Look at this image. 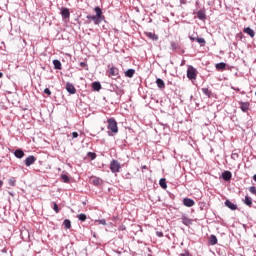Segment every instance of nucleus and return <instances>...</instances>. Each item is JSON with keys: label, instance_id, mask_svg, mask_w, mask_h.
Here are the masks:
<instances>
[{"label": "nucleus", "instance_id": "0eeeda50", "mask_svg": "<svg viewBox=\"0 0 256 256\" xmlns=\"http://www.w3.org/2000/svg\"><path fill=\"white\" fill-rule=\"evenodd\" d=\"M60 13L62 15V19H69V17H71V12L69 11V8L62 7Z\"/></svg>", "mask_w": 256, "mask_h": 256}, {"label": "nucleus", "instance_id": "a878e982", "mask_svg": "<svg viewBox=\"0 0 256 256\" xmlns=\"http://www.w3.org/2000/svg\"><path fill=\"white\" fill-rule=\"evenodd\" d=\"M159 185H160V187H162V189H167V182H166L165 178L160 179Z\"/></svg>", "mask_w": 256, "mask_h": 256}, {"label": "nucleus", "instance_id": "9d476101", "mask_svg": "<svg viewBox=\"0 0 256 256\" xmlns=\"http://www.w3.org/2000/svg\"><path fill=\"white\" fill-rule=\"evenodd\" d=\"M109 77H119V69L117 67H111L109 69Z\"/></svg>", "mask_w": 256, "mask_h": 256}, {"label": "nucleus", "instance_id": "5701e85b", "mask_svg": "<svg viewBox=\"0 0 256 256\" xmlns=\"http://www.w3.org/2000/svg\"><path fill=\"white\" fill-rule=\"evenodd\" d=\"M92 89H94V91H101V83L100 82H93L92 83Z\"/></svg>", "mask_w": 256, "mask_h": 256}, {"label": "nucleus", "instance_id": "aec40b11", "mask_svg": "<svg viewBox=\"0 0 256 256\" xmlns=\"http://www.w3.org/2000/svg\"><path fill=\"white\" fill-rule=\"evenodd\" d=\"M156 85H157L158 89H163L165 87V81H163V79H161V78H157Z\"/></svg>", "mask_w": 256, "mask_h": 256}, {"label": "nucleus", "instance_id": "72a5a7b5", "mask_svg": "<svg viewBox=\"0 0 256 256\" xmlns=\"http://www.w3.org/2000/svg\"><path fill=\"white\" fill-rule=\"evenodd\" d=\"M231 159H233L234 161H237V159H239V154L238 153H232Z\"/></svg>", "mask_w": 256, "mask_h": 256}, {"label": "nucleus", "instance_id": "7c9ffc66", "mask_svg": "<svg viewBox=\"0 0 256 256\" xmlns=\"http://www.w3.org/2000/svg\"><path fill=\"white\" fill-rule=\"evenodd\" d=\"M77 218L79 219V221H82V222L87 221V215H86V214H83V213L79 214V215L77 216Z\"/></svg>", "mask_w": 256, "mask_h": 256}, {"label": "nucleus", "instance_id": "f704fd0d", "mask_svg": "<svg viewBox=\"0 0 256 256\" xmlns=\"http://www.w3.org/2000/svg\"><path fill=\"white\" fill-rule=\"evenodd\" d=\"M53 210L55 211V213H59V206L55 202H54V205H53Z\"/></svg>", "mask_w": 256, "mask_h": 256}, {"label": "nucleus", "instance_id": "ea45409f", "mask_svg": "<svg viewBox=\"0 0 256 256\" xmlns=\"http://www.w3.org/2000/svg\"><path fill=\"white\" fill-rule=\"evenodd\" d=\"M72 137H73V139H77V137H79V133L73 132Z\"/></svg>", "mask_w": 256, "mask_h": 256}, {"label": "nucleus", "instance_id": "b1692460", "mask_svg": "<svg viewBox=\"0 0 256 256\" xmlns=\"http://www.w3.org/2000/svg\"><path fill=\"white\" fill-rule=\"evenodd\" d=\"M94 11L96 13V16H98V17H105V16H103V10H101V8L99 6L95 7Z\"/></svg>", "mask_w": 256, "mask_h": 256}, {"label": "nucleus", "instance_id": "f257e3e1", "mask_svg": "<svg viewBox=\"0 0 256 256\" xmlns=\"http://www.w3.org/2000/svg\"><path fill=\"white\" fill-rule=\"evenodd\" d=\"M107 129H109L111 133H119V128L117 127V121L115 120V118L108 119Z\"/></svg>", "mask_w": 256, "mask_h": 256}, {"label": "nucleus", "instance_id": "412c9836", "mask_svg": "<svg viewBox=\"0 0 256 256\" xmlns=\"http://www.w3.org/2000/svg\"><path fill=\"white\" fill-rule=\"evenodd\" d=\"M217 71H223V69H225L227 67V64L224 63V62H220V63H217L215 65Z\"/></svg>", "mask_w": 256, "mask_h": 256}, {"label": "nucleus", "instance_id": "cd10ccee", "mask_svg": "<svg viewBox=\"0 0 256 256\" xmlns=\"http://www.w3.org/2000/svg\"><path fill=\"white\" fill-rule=\"evenodd\" d=\"M65 229H71V220L65 219L63 222Z\"/></svg>", "mask_w": 256, "mask_h": 256}, {"label": "nucleus", "instance_id": "37998d69", "mask_svg": "<svg viewBox=\"0 0 256 256\" xmlns=\"http://www.w3.org/2000/svg\"><path fill=\"white\" fill-rule=\"evenodd\" d=\"M179 256H189V253L186 252V253H184V254H180Z\"/></svg>", "mask_w": 256, "mask_h": 256}, {"label": "nucleus", "instance_id": "9b49d317", "mask_svg": "<svg viewBox=\"0 0 256 256\" xmlns=\"http://www.w3.org/2000/svg\"><path fill=\"white\" fill-rule=\"evenodd\" d=\"M231 177H233V174L231 173V171H224L222 173V179L224 181H231Z\"/></svg>", "mask_w": 256, "mask_h": 256}, {"label": "nucleus", "instance_id": "a18cd8bd", "mask_svg": "<svg viewBox=\"0 0 256 256\" xmlns=\"http://www.w3.org/2000/svg\"><path fill=\"white\" fill-rule=\"evenodd\" d=\"M3 78V72H0V79Z\"/></svg>", "mask_w": 256, "mask_h": 256}, {"label": "nucleus", "instance_id": "6ab92c4d", "mask_svg": "<svg viewBox=\"0 0 256 256\" xmlns=\"http://www.w3.org/2000/svg\"><path fill=\"white\" fill-rule=\"evenodd\" d=\"M244 205H247V207H251L253 205V198L245 196Z\"/></svg>", "mask_w": 256, "mask_h": 256}, {"label": "nucleus", "instance_id": "1a4fd4ad", "mask_svg": "<svg viewBox=\"0 0 256 256\" xmlns=\"http://www.w3.org/2000/svg\"><path fill=\"white\" fill-rule=\"evenodd\" d=\"M183 205L185 207H194L195 205V200L191 199V198H184L183 199Z\"/></svg>", "mask_w": 256, "mask_h": 256}, {"label": "nucleus", "instance_id": "e433bc0d", "mask_svg": "<svg viewBox=\"0 0 256 256\" xmlns=\"http://www.w3.org/2000/svg\"><path fill=\"white\" fill-rule=\"evenodd\" d=\"M171 47H172V49H178L179 48V45L177 44V43H175V42H171Z\"/></svg>", "mask_w": 256, "mask_h": 256}, {"label": "nucleus", "instance_id": "39448f33", "mask_svg": "<svg viewBox=\"0 0 256 256\" xmlns=\"http://www.w3.org/2000/svg\"><path fill=\"white\" fill-rule=\"evenodd\" d=\"M36 161H37V158H35V156L33 155H30L25 159L24 163L26 167H31V165H33V163H35Z\"/></svg>", "mask_w": 256, "mask_h": 256}, {"label": "nucleus", "instance_id": "c85d7f7f", "mask_svg": "<svg viewBox=\"0 0 256 256\" xmlns=\"http://www.w3.org/2000/svg\"><path fill=\"white\" fill-rule=\"evenodd\" d=\"M91 181H92L93 185H96V186L100 185V183H101V179H99L95 176L91 178Z\"/></svg>", "mask_w": 256, "mask_h": 256}, {"label": "nucleus", "instance_id": "79ce46f5", "mask_svg": "<svg viewBox=\"0 0 256 256\" xmlns=\"http://www.w3.org/2000/svg\"><path fill=\"white\" fill-rule=\"evenodd\" d=\"M157 237H163V232H156Z\"/></svg>", "mask_w": 256, "mask_h": 256}, {"label": "nucleus", "instance_id": "393cba45", "mask_svg": "<svg viewBox=\"0 0 256 256\" xmlns=\"http://www.w3.org/2000/svg\"><path fill=\"white\" fill-rule=\"evenodd\" d=\"M209 243L211 244V245H217V236H215V235H211L210 236V238H209Z\"/></svg>", "mask_w": 256, "mask_h": 256}, {"label": "nucleus", "instance_id": "dca6fc26", "mask_svg": "<svg viewBox=\"0 0 256 256\" xmlns=\"http://www.w3.org/2000/svg\"><path fill=\"white\" fill-rule=\"evenodd\" d=\"M197 17H198V19H200V21H205V19H207V15L205 14V11H203V10H199L197 12Z\"/></svg>", "mask_w": 256, "mask_h": 256}, {"label": "nucleus", "instance_id": "7ed1b4c3", "mask_svg": "<svg viewBox=\"0 0 256 256\" xmlns=\"http://www.w3.org/2000/svg\"><path fill=\"white\" fill-rule=\"evenodd\" d=\"M110 171L112 173H119V171H121V163L117 160H112L110 162Z\"/></svg>", "mask_w": 256, "mask_h": 256}, {"label": "nucleus", "instance_id": "473e14b6", "mask_svg": "<svg viewBox=\"0 0 256 256\" xmlns=\"http://www.w3.org/2000/svg\"><path fill=\"white\" fill-rule=\"evenodd\" d=\"M61 179L64 183H69L70 179L69 176L62 174Z\"/></svg>", "mask_w": 256, "mask_h": 256}, {"label": "nucleus", "instance_id": "c9c22d12", "mask_svg": "<svg viewBox=\"0 0 256 256\" xmlns=\"http://www.w3.org/2000/svg\"><path fill=\"white\" fill-rule=\"evenodd\" d=\"M97 223H99L100 225H107V221H105V219L97 220Z\"/></svg>", "mask_w": 256, "mask_h": 256}, {"label": "nucleus", "instance_id": "4468645a", "mask_svg": "<svg viewBox=\"0 0 256 256\" xmlns=\"http://www.w3.org/2000/svg\"><path fill=\"white\" fill-rule=\"evenodd\" d=\"M240 109L243 113H247L249 111V102H240Z\"/></svg>", "mask_w": 256, "mask_h": 256}, {"label": "nucleus", "instance_id": "f03ea898", "mask_svg": "<svg viewBox=\"0 0 256 256\" xmlns=\"http://www.w3.org/2000/svg\"><path fill=\"white\" fill-rule=\"evenodd\" d=\"M187 78L190 81L197 79V69L193 66H189L187 69Z\"/></svg>", "mask_w": 256, "mask_h": 256}, {"label": "nucleus", "instance_id": "a19ab883", "mask_svg": "<svg viewBox=\"0 0 256 256\" xmlns=\"http://www.w3.org/2000/svg\"><path fill=\"white\" fill-rule=\"evenodd\" d=\"M80 67H87V63H85V62H80Z\"/></svg>", "mask_w": 256, "mask_h": 256}, {"label": "nucleus", "instance_id": "f8f14e48", "mask_svg": "<svg viewBox=\"0 0 256 256\" xmlns=\"http://www.w3.org/2000/svg\"><path fill=\"white\" fill-rule=\"evenodd\" d=\"M225 206L231 209V211H237V204L232 203L230 200L225 201Z\"/></svg>", "mask_w": 256, "mask_h": 256}, {"label": "nucleus", "instance_id": "bb28decb", "mask_svg": "<svg viewBox=\"0 0 256 256\" xmlns=\"http://www.w3.org/2000/svg\"><path fill=\"white\" fill-rule=\"evenodd\" d=\"M87 157H89L92 161H95V159H97V154L95 152H88Z\"/></svg>", "mask_w": 256, "mask_h": 256}, {"label": "nucleus", "instance_id": "423d86ee", "mask_svg": "<svg viewBox=\"0 0 256 256\" xmlns=\"http://www.w3.org/2000/svg\"><path fill=\"white\" fill-rule=\"evenodd\" d=\"M189 39L191 41H197V43H199V45H201V47H205V38H199L198 36H189Z\"/></svg>", "mask_w": 256, "mask_h": 256}, {"label": "nucleus", "instance_id": "2f4dec72", "mask_svg": "<svg viewBox=\"0 0 256 256\" xmlns=\"http://www.w3.org/2000/svg\"><path fill=\"white\" fill-rule=\"evenodd\" d=\"M202 93H204L206 97H211V91L209 88H202Z\"/></svg>", "mask_w": 256, "mask_h": 256}, {"label": "nucleus", "instance_id": "a211bd4d", "mask_svg": "<svg viewBox=\"0 0 256 256\" xmlns=\"http://www.w3.org/2000/svg\"><path fill=\"white\" fill-rule=\"evenodd\" d=\"M133 75H135V69L130 68L125 71V77H128L129 79L133 78Z\"/></svg>", "mask_w": 256, "mask_h": 256}, {"label": "nucleus", "instance_id": "20e7f679", "mask_svg": "<svg viewBox=\"0 0 256 256\" xmlns=\"http://www.w3.org/2000/svg\"><path fill=\"white\" fill-rule=\"evenodd\" d=\"M86 19H91L95 25H100L103 21H105V17H101L97 15H94V16L88 15Z\"/></svg>", "mask_w": 256, "mask_h": 256}, {"label": "nucleus", "instance_id": "4c0bfd02", "mask_svg": "<svg viewBox=\"0 0 256 256\" xmlns=\"http://www.w3.org/2000/svg\"><path fill=\"white\" fill-rule=\"evenodd\" d=\"M9 185H10L11 187H15V180H14V179H10V180H9Z\"/></svg>", "mask_w": 256, "mask_h": 256}, {"label": "nucleus", "instance_id": "c03bdc74", "mask_svg": "<svg viewBox=\"0 0 256 256\" xmlns=\"http://www.w3.org/2000/svg\"><path fill=\"white\" fill-rule=\"evenodd\" d=\"M0 187H3V181L0 180Z\"/></svg>", "mask_w": 256, "mask_h": 256}, {"label": "nucleus", "instance_id": "49530a36", "mask_svg": "<svg viewBox=\"0 0 256 256\" xmlns=\"http://www.w3.org/2000/svg\"><path fill=\"white\" fill-rule=\"evenodd\" d=\"M9 195H11L13 197V193L9 192Z\"/></svg>", "mask_w": 256, "mask_h": 256}, {"label": "nucleus", "instance_id": "f3484780", "mask_svg": "<svg viewBox=\"0 0 256 256\" xmlns=\"http://www.w3.org/2000/svg\"><path fill=\"white\" fill-rule=\"evenodd\" d=\"M182 223L183 225H186L187 227H189V225L193 223V220L189 219L185 215H182Z\"/></svg>", "mask_w": 256, "mask_h": 256}, {"label": "nucleus", "instance_id": "2eb2a0df", "mask_svg": "<svg viewBox=\"0 0 256 256\" xmlns=\"http://www.w3.org/2000/svg\"><path fill=\"white\" fill-rule=\"evenodd\" d=\"M14 156H15L17 159H23V157H25V152H23L21 149H17V150H15V152H14Z\"/></svg>", "mask_w": 256, "mask_h": 256}, {"label": "nucleus", "instance_id": "c756f323", "mask_svg": "<svg viewBox=\"0 0 256 256\" xmlns=\"http://www.w3.org/2000/svg\"><path fill=\"white\" fill-rule=\"evenodd\" d=\"M54 69H61V61L53 60Z\"/></svg>", "mask_w": 256, "mask_h": 256}, {"label": "nucleus", "instance_id": "ddd939ff", "mask_svg": "<svg viewBox=\"0 0 256 256\" xmlns=\"http://www.w3.org/2000/svg\"><path fill=\"white\" fill-rule=\"evenodd\" d=\"M243 33H246V35H249L253 39L255 37V31L251 29V27H246L243 29Z\"/></svg>", "mask_w": 256, "mask_h": 256}, {"label": "nucleus", "instance_id": "58836bf2", "mask_svg": "<svg viewBox=\"0 0 256 256\" xmlns=\"http://www.w3.org/2000/svg\"><path fill=\"white\" fill-rule=\"evenodd\" d=\"M44 93H45L46 95H51V90H50L49 88H46V89L44 90Z\"/></svg>", "mask_w": 256, "mask_h": 256}, {"label": "nucleus", "instance_id": "de8ad7c7", "mask_svg": "<svg viewBox=\"0 0 256 256\" xmlns=\"http://www.w3.org/2000/svg\"><path fill=\"white\" fill-rule=\"evenodd\" d=\"M108 135H111V132H108Z\"/></svg>", "mask_w": 256, "mask_h": 256}, {"label": "nucleus", "instance_id": "6e6552de", "mask_svg": "<svg viewBox=\"0 0 256 256\" xmlns=\"http://www.w3.org/2000/svg\"><path fill=\"white\" fill-rule=\"evenodd\" d=\"M66 91L70 94V95H75V93H77V89H75V86L71 83H67L66 84Z\"/></svg>", "mask_w": 256, "mask_h": 256}, {"label": "nucleus", "instance_id": "4be33fe9", "mask_svg": "<svg viewBox=\"0 0 256 256\" xmlns=\"http://www.w3.org/2000/svg\"><path fill=\"white\" fill-rule=\"evenodd\" d=\"M147 37H149V39H152V41H158L159 40V36H157V34H155L153 32H148Z\"/></svg>", "mask_w": 256, "mask_h": 256}]
</instances>
